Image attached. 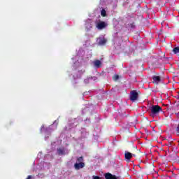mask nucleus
I'll return each mask as SVG.
<instances>
[{
    "label": "nucleus",
    "mask_w": 179,
    "mask_h": 179,
    "mask_svg": "<svg viewBox=\"0 0 179 179\" xmlns=\"http://www.w3.org/2000/svg\"><path fill=\"white\" fill-rule=\"evenodd\" d=\"M150 110L152 115H157V114H159V113L163 111V109L162 107L159 106V105H152Z\"/></svg>",
    "instance_id": "f257e3e1"
},
{
    "label": "nucleus",
    "mask_w": 179,
    "mask_h": 179,
    "mask_svg": "<svg viewBox=\"0 0 179 179\" xmlns=\"http://www.w3.org/2000/svg\"><path fill=\"white\" fill-rule=\"evenodd\" d=\"M138 97H139V94H138L136 90L131 91L129 97L131 101H136V100H138Z\"/></svg>",
    "instance_id": "f03ea898"
},
{
    "label": "nucleus",
    "mask_w": 179,
    "mask_h": 179,
    "mask_svg": "<svg viewBox=\"0 0 179 179\" xmlns=\"http://www.w3.org/2000/svg\"><path fill=\"white\" fill-rule=\"evenodd\" d=\"M107 26H108V24L104 21H99L96 24V27L98 29V30H103V29H106Z\"/></svg>",
    "instance_id": "7ed1b4c3"
},
{
    "label": "nucleus",
    "mask_w": 179,
    "mask_h": 179,
    "mask_svg": "<svg viewBox=\"0 0 179 179\" xmlns=\"http://www.w3.org/2000/svg\"><path fill=\"white\" fill-rule=\"evenodd\" d=\"M132 157H136V155L132 154L129 152L126 151L124 153V159L126 160H131L132 159Z\"/></svg>",
    "instance_id": "20e7f679"
},
{
    "label": "nucleus",
    "mask_w": 179,
    "mask_h": 179,
    "mask_svg": "<svg viewBox=\"0 0 179 179\" xmlns=\"http://www.w3.org/2000/svg\"><path fill=\"white\" fill-rule=\"evenodd\" d=\"M85 167V162H76L74 164V169L76 170H80V169H83Z\"/></svg>",
    "instance_id": "39448f33"
},
{
    "label": "nucleus",
    "mask_w": 179,
    "mask_h": 179,
    "mask_svg": "<svg viewBox=\"0 0 179 179\" xmlns=\"http://www.w3.org/2000/svg\"><path fill=\"white\" fill-rule=\"evenodd\" d=\"M152 83H155V85H159V82L162 81V78L159 76H154L152 77Z\"/></svg>",
    "instance_id": "423d86ee"
},
{
    "label": "nucleus",
    "mask_w": 179,
    "mask_h": 179,
    "mask_svg": "<svg viewBox=\"0 0 179 179\" xmlns=\"http://www.w3.org/2000/svg\"><path fill=\"white\" fill-rule=\"evenodd\" d=\"M106 179H118L115 175H113L110 173H107L105 174Z\"/></svg>",
    "instance_id": "0eeeda50"
},
{
    "label": "nucleus",
    "mask_w": 179,
    "mask_h": 179,
    "mask_svg": "<svg viewBox=\"0 0 179 179\" xmlns=\"http://www.w3.org/2000/svg\"><path fill=\"white\" fill-rule=\"evenodd\" d=\"M107 43V39L106 38H101L98 43L99 45H105V44Z\"/></svg>",
    "instance_id": "6e6552de"
},
{
    "label": "nucleus",
    "mask_w": 179,
    "mask_h": 179,
    "mask_svg": "<svg viewBox=\"0 0 179 179\" xmlns=\"http://www.w3.org/2000/svg\"><path fill=\"white\" fill-rule=\"evenodd\" d=\"M94 65L96 68H100V66H101V62L100 60H95L94 62Z\"/></svg>",
    "instance_id": "1a4fd4ad"
},
{
    "label": "nucleus",
    "mask_w": 179,
    "mask_h": 179,
    "mask_svg": "<svg viewBox=\"0 0 179 179\" xmlns=\"http://www.w3.org/2000/svg\"><path fill=\"white\" fill-rule=\"evenodd\" d=\"M57 153L58 155H65V148H58Z\"/></svg>",
    "instance_id": "9d476101"
},
{
    "label": "nucleus",
    "mask_w": 179,
    "mask_h": 179,
    "mask_svg": "<svg viewBox=\"0 0 179 179\" xmlns=\"http://www.w3.org/2000/svg\"><path fill=\"white\" fill-rule=\"evenodd\" d=\"M101 15L103 17H106V16H107V12H106V10L102 9L101 11Z\"/></svg>",
    "instance_id": "9b49d317"
},
{
    "label": "nucleus",
    "mask_w": 179,
    "mask_h": 179,
    "mask_svg": "<svg viewBox=\"0 0 179 179\" xmlns=\"http://www.w3.org/2000/svg\"><path fill=\"white\" fill-rule=\"evenodd\" d=\"M173 54H178L179 53V47H176L175 48L173 49Z\"/></svg>",
    "instance_id": "f8f14e48"
},
{
    "label": "nucleus",
    "mask_w": 179,
    "mask_h": 179,
    "mask_svg": "<svg viewBox=\"0 0 179 179\" xmlns=\"http://www.w3.org/2000/svg\"><path fill=\"white\" fill-rule=\"evenodd\" d=\"M76 163H83V157H77Z\"/></svg>",
    "instance_id": "ddd939ff"
},
{
    "label": "nucleus",
    "mask_w": 179,
    "mask_h": 179,
    "mask_svg": "<svg viewBox=\"0 0 179 179\" xmlns=\"http://www.w3.org/2000/svg\"><path fill=\"white\" fill-rule=\"evenodd\" d=\"M113 80H115V82H117V80L118 79H120V76H118V75H115V76L113 77Z\"/></svg>",
    "instance_id": "4468645a"
},
{
    "label": "nucleus",
    "mask_w": 179,
    "mask_h": 179,
    "mask_svg": "<svg viewBox=\"0 0 179 179\" xmlns=\"http://www.w3.org/2000/svg\"><path fill=\"white\" fill-rule=\"evenodd\" d=\"M176 132L177 134H179V124L176 127Z\"/></svg>",
    "instance_id": "2eb2a0df"
},
{
    "label": "nucleus",
    "mask_w": 179,
    "mask_h": 179,
    "mask_svg": "<svg viewBox=\"0 0 179 179\" xmlns=\"http://www.w3.org/2000/svg\"><path fill=\"white\" fill-rule=\"evenodd\" d=\"M93 179H100V177L96 176H93Z\"/></svg>",
    "instance_id": "dca6fc26"
},
{
    "label": "nucleus",
    "mask_w": 179,
    "mask_h": 179,
    "mask_svg": "<svg viewBox=\"0 0 179 179\" xmlns=\"http://www.w3.org/2000/svg\"><path fill=\"white\" fill-rule=\"evenodd\" d=\"M131 29H134L135 27V25L134 24V23L131 24Z\"/></svg>",
    "instance_id": "f3484780"
},
{
    "label": "nucleus",
    "mask_w": 179,
    "mask_h": 179,
    "mask_svg": "<svg viewBox=\"0 0 179 179\" xmlns=\"http://www.w3.org/2000/svg\"><path fill=\"white\" fill-rule=\"evenodd\" d=\"M31 178H32V176H30V175H29V176H27V179H31Z\"/></svg>",
    "instance_id": "a211bd4d"
},
{
    "label": "nucleus",
    "mask_w": 179,
    "mask_h": 179,
    "mask_svg": "<svg viewBox=\"0 0 179 179\" xmlns=\"http://www.w3.org/2000/svg\"><path fill=\"white\" fill-rule=\"evenodd\" d=\"M176 157H177V155H175V159H176Z\"/></svg>",
    "instance_id": "6ab92c4d"
},
{
    "label": "nucleus",
    "mask_w": 179,
    "mask_h": 179,
    "mask_svg": "<svg viewBox=\"0 0 179 179\" xmlns=\"http://www.w3.org/2000/svg\"><path fill=\"white\" fill-rule=\"evenodd\" d=\"M138 153H141V151H138Z\"/></svg>",
    "instance_id": "aec40b11"
},
{
    "label": "nucleus",
    "mask_w": 179,
    "mask_h": 179,
    "mask_svg": "<svg viewBox=\"0 0 179 179\" xmlns=\"http://www.w3.org/2000/svg\"><path fill=\"white\" fill-rule=\"evenodd\" d=\"M164 106H167V105H164Z\"/></svg>",
    "instance_id": "412c9836"
}]
</instances>
